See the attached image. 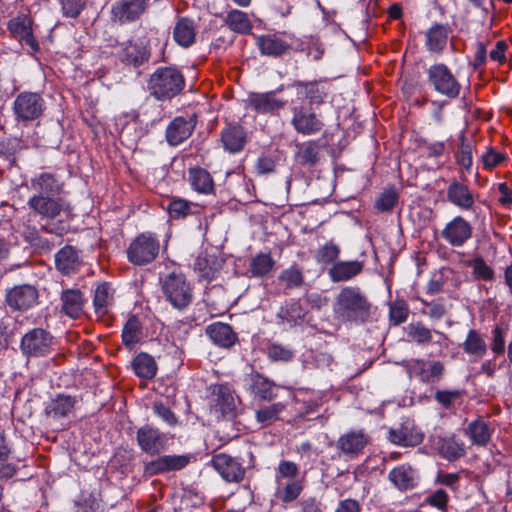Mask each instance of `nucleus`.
Listing matches in <instances>:
<instances>
[{
    "mask_svg": "<svg viewBox=\"0 0 512 512\" xmlns=\"http://www.w3.org/2000/svg\"><path fill=\"white\" fill-rule=\"evenodd\" d=\"M371 310L367 295L357 286L343 287L333 303L334 316L343 323L363 324L370 319Z\"/></svg>",
    "mask_w": 512,
    "mask_h": 512,
    "instance_id": "f257e3e1",
    "label": "nucleus"
},
{
    "mask_svg": "<svg viewBox=\"0 0 512 512\" xmlns=\"http://www.w3.org/2000/svg\"><path fill=\"white\" fill-rule=\"evenodd\" d=\"M185 87V78L176 67H159L149 77L147 90L159 101H167L179 95Z\"/></svg>",
    "mask_w": 512,
    "mask_h": 512,
    "instance_id": "f03ea898",
    "label": "nucleus"
},
{
    "mask_svg": "<svg viewBox=\"0 0 512 512\" xmlns=\"http://www.w3.org/2000/svg\"><path fill=\"white\" fill-rule=\"evenodd\" d=\"M275 482V497L284 503L296 500L303 490L298 465L292 461H280L275 472Z\"/></svg>",
    "mask_w": 512,
    "mask_h": 512,
    "instance_id": "7ed1b4c3",
    "label": "nucleus"
},
{
    "mask_svg": "<svg viewBox=\"0 0 512 512\" xmlns=\"http://www.w3.org/2000/svg\"><path fill=\"white\" fill-rule=\"evenodd\" d=\"M55 337L49 330L35 327L21 338L20 351L24 357L40 358L50 355L54 350Z\"/></svg>",
    "mask_w": 512,
    "mask_h": 512,
    "instance_id": "20e7f679",
    "label": "nucleus"
},
{
    "mask_svg": "<svg viewBox=\"0 0 512 512\" xmlns=\"http://www.w3.org/2000/svg\"><path fill=\"white\" fill-rule=\"evenodd\" d=\"M427 82L435 92L449 99H456L461 92V84L444 63H436L427 69Z\"/></svg>",
    "mask_w": 512,
    "mask_h": 512,
    "instance_id": "39448f33",
    "label": "nucleus"
},
{
    "mask_svg": "<svg viewBox=\"0 0 512 512\" xmlns=\"http://www.w3.org/2000/svg\"><path fill=\"white\" fill-rule=\"evenodd\" d=\"M46 109L43 96L38 92L24 91L19 93L13 102L12 110L18 123L38 120Z\"/></svg>",
    "mask_w": 512,
    "mask_h": 512,
    "instance_id": "423d86ee",
    "label": "nucleus"
},
{
    "mask_svg": "<svg viewBox=\"0 0 512 512\" xmlns=\"http://www.w3.org/2000/svg\"><path fill=\"white\" fill-rule=\"evenodd\" d=\"M160 250L159 240L152 233L139 234L127 248L130 263L138 266L153 262Z\"/></svg>",
    "mask_w": 512,
    "mask_h": 512,
    "instance_id": "0eeeda50",
    "label": "nucleus"
},
{
    "mask_svg": "<svg viewBox=\"0 0 512 512\" xmlns=\"http://www.w3.org/2000/svg\"><path fill=\"white\" fill-rule=\"evenodd\" d=\"M27 205L35 215L48 220L56 219L62 213L69 214L72 210L70 203L62 196L33 194Z\"/></svg>",
    "mask_w": 512,
    "mask_h": 512,
    "instance_id": "6e6552de",
    "label": "nucleus"
},
{
    "mask_svg": "<svg viewBox=\"0 0 512 512\" xmlns=\"http://www.w3.org/2000/svg\"><path fill=\"white\" fill-rule=\"evenodd\" d=\"M162 290L166 299L176 309H185L192 302V289L182 274L167 275L163 281Z\"/></svg>",
    "mask_w": 512,
    "mask_h": 512,
    "instance_id": "1a4fd4ad",
    "label": "nucleus"
},
{
    "mask_svg": "<svg viewBox=\"0 0 512 512\" xmlns=\"http://www.w3.org/2000/svg\"><path fill=\"white\" fill-rule=\"evenodd\" d=\"M409 378H416L425 384L438 383L444 375V365L440 361L412 358L402 363Z\"/></svg>",
    "mask_w": 512,
    "mask_h": 512,
    "instance_id": "9d476101",
    "label": "nucleus"
},
{
    "mask_svg": "<svg viewBox=\"0 0 512 512\" xmlns=\"http://www.w3.org/2000/svg\"><path fill=\"white\" fill-rule=\"evenodd\" d=\"M291 125L295 131L304 136L315 135L324 127V123L315 112L305 106H294L291 108Z\"/></svg>",
    "mask_w": 512,
    "mask_h": 512,
    "instance_id": "9b49d317",
    "label": "nucleus"
},
{
    "mask_svg": "<svg viewBox=\"0 0 512 512\" xmlns=\"http://www.w3.org/2000/svg\"><path fill=\"white\" fill-rule=\"evenodd\" d=\"M136 440L140 449L151 456L160 454L168 444L167 435L148 424L137 430Z\"/></svg>",
    "mask_w": 512,
    "mask_h": 512,
    "instance_id": "f8f14e48",
    "label": "nucleus"
},
{
    "mask_svg": "<svg viewBox=\"0 0 512 512\" xmlns=\"http://www.w3.org/2000/svg\"><path fill=\"white\" fill-rule=\"evenodd\" d=\"M473 227L464 217L452 218L440 233L441 238L452 247H462L471 239Z\"/></svg>",
    "mask_w": 512,
    "mask_h": 512,
    "instance_id": "ddd939ff",
    "label": "nucleus"
},
{
    "mask_svg": "<svg viewBox=\"0 0 512 512\" xmlns=\"http://www.w3.org/2000/svg\"><path fill=\"white\" fill-rule=\"evenodd\" d=\"M211 464L226 482L240 483L245 477V468L236 458L228 454L214 455Z\"/></svg>",
    "mask_w": 512,
    "mask_h": 512,
    "instance_id": "4468645a",
    "label": "nucleus"
},
{
    "mask_svg": "<svg viewBox=\"0 0 512 512\" xmlns=\"http://www.w3.org/2000/svg\"><path fill=\"white\" fill-rule=\"evenodd\" d=\"M150 0H116L111 7L114 21L121 24L137 20L148 8Z\"/></svg>",
    "mask_w": 512,
    "mask_h": 512,
    "instance_id": "2eb2a0df",
    "label": "nucleus"
},
{
    "mask_svg": "<svg viewBox=\"0 0 512 512\" xmlns=\"http://www.w3.org/2000/svg\"><path fill=\"white\" fill-rule=\"evenodd\" d=\"M209 404L222 416L233 415L236 410V398L231 387L227 384H215L210 386Z\"/></svg>",
    "mask_w": 512,
    "mask_h": 512,
    "instance_id": "dca6fc26",
    "label": "nucleus"
},
{
    "mask_svg": "<svg viewBox=\"0 0 512 512\" xmlns=\"http://www.w3.org/2000/svg\"><path fill=\"white\" fill-rule=\"evenodd\" d=\"M247 107L258 114H275L281 110L286 102L276 96V91L252 92L248 94Z\"/></svg>",
    "mask_w": 512,
    "mask_h": 512,
    "instance_id": "f3484780",
    "label": "nucleus"
},
{
    "mask_svg": "<svg viewBox=\"0 0 512 512\" xmlns=\"http://www.w3.org/2000/svg\"><path fill=\"white\" fill-rule=\"evenodd\" d=\"M29 187L34 191V194L60 196L64 188V182L59 175L42 171L31 177Z\"/></svg>",
    "mask_w": 512,
    "mask_h": 512,
    "instance_id": "a211bd4d",
    "label": "nucleus"
},
{
    "mask_svg": "<svg viewBox=\"0 0 512 512\" xmlns=\"http://www.w3.org/2000/svg\"><path fill=\"white\" fill-rule=\"evenodd\" d=\"M32 20L26 15L12 18L8 22V30L12 36L29 46L31 53L39 51V43L33 35Z\"/></svg>",
    "mask_w": 512,
    "mask_h": 512,
    "instance_id": "6ab92c4d",
    "label": "nucleus"
},
{
    "mask_svg": "<svg viewBox=\"0 0 512 512\" xmlns=\"http://www.w3.org/2000/svg\"><path fill=\"white\" fill-rule=\"evenodd\" d=\"M38 299V292L31 285H19L6 294V303L12 310L25 311L33 307Z\"/></svg>",
    "mask_w": 512,
    "mask_h": 512,
    "instance_id": "aec40b11",
    "label": "nucleus"
},
{
    "mask_svg": "<svg viewBox=\"0 0 512 512\" xmlns=\"http://www.w3.org/2000/svg\"><path fill=\"white\" fill-rule=\"evenodd\" d=\"M189 462L190 457L187 455H164L146 463L144 471L150 476L179 471L185 468Z\"/></svg>",
    "mask_w": 512,
    "mask_h": 512,
    "instance_id": "412c9836",
    "label": "nucleus"
},
{
    "mask_svg": "<svg viewBox=\"0 0 512 512\" xmlns=\"http://www.w3.org/2000/svg\"><path fill=\"white\" fill-rule=\"evenodd\" d=\"M291 87L296 89L299 98L307 99L310 105L322 104L327 96L326 86L321 81L295 80Z\"/></svg>",
    "mask_w": 512,
    "mask_h": 512,
    "instance_id": "4be33fe9",
    "label": "nucleus"
},
{
    "mask_svg": "<svg viewBox=\"0 0 512 512\" xmlns=\"http://www.w3.org/2000/svg\"><path fill=\"white\" fill-rule=\"evenodd\" d=\"M447 200L461 210L470 211L474 208L475 199L469 186L453 180L447 188Z\"/></svg>",
    "mask_w": 512,
    "mask_h": 512,
    "instance_id": "5701e85b",
    "label": "nucleus"
},
{
    "mask_svg": "<svg viewBox=\"0 0 512 512\" xmlns=\"http://www.w3.org/2000/svg\"><path fill=\"white\" fill-rule=\"evenodd\" d=\"M388 478L393 485L401 491L411 490L415 488L419 482L417 470L407 464H402L392 469L389 472Z\"/></svg>",
    "mask_w": 512,
    "mask_h": 512,
    "instance_id": "b1692460",
    "label": "nucleus"
},
{
    "mask_svg": "<svg viewBox=\"0 0 512 512\" xmlns=\"http://www.w3.org/2000/svg\"><path fill=\"white\" fill-rule=\"evenodd\" d=\"M195 128V123L183 117L174 118L166 128V140L171 146H177L188 139Z\"/></svg>",
    "mask_w": 512,
    "mask_h": 512,
    "instance_id": "393cba45",
    "label": "nucleus"
},
{
    "mask_svg": "<svg viewBox=\"0 0 512 512\" xmlns=\"http://www.w3.org/2000/svg\"><path fill=\"white\" fill-rule=\"evenodd\" d=\"M368 443V437L362 431H349L337 441V448L349 458L360 454Z\"/></svg>",
    "mask_w": 512,
    "mask_h": 512,
    "instance_id": "a878e982",
    "label": "nucleus"
},
{
    "mask_svg": "<svg viewBox=\"0 0 512 512\" xmlns=\"http://www.w3.org/2000/svg\"><path fill=\"white\" fill-rule=\"evenodd\" d=\"M221 142L227 152L238 153L243 150L247 142L246 131L240 125H229L221 132Z\"/></svg>",
    "mask_w": 512,
    "mask_h": 512,
    "instance_id": "bb28decb",
    "label": "nucleus"
},
{
    "mask_svg": "<svg viewBox=\"0 0 512 512\" xmlns=\"http://www.w3.org/2000/svg\"><path fill=\"white\" fill-rule=\"evenodd\" d=\"M406 330L409 340L421 346L432 343L434 335L437 337L435 343L438 344H441L442 341L447 339V336L444 333L431 330L421 322L410 323Z\"/></svg>",
    "mask_w": 512,
    "mask_h": 512,
    "instance_id": "cd10ccee",
    "label": "nucleus"
},
{
    "mask_svg": "<svg viewBox=\"0 0 512 512\" xmlns=\"http://www.w3.org/2000/svg\"><path fill=\"white\" fill-rule=\"evenodd\" d=\"M260 53L265 56L278 57L291 49V45L276 34H267L256 38Z\"/></svg>",
    "mask_w": 512,
    "mask_h": 512,
    "instance_id": "c85d7f7f",
    "label": "nucleus"
},
{
    "mask_svg": "<svg viewBox=\"0 0 512 512\" xmlns=\"http://www.w3.org/2000/svg\"><path fill=\"white\" fill-rule=\"evenodd\" d=\"M55 264L57 270L64 275L76 273L81 266L78 251L69 245L61 248L55 255Z\"/></svg>",
    "mask_w": 512,
    "mask_h": 512,
    "instance_id": "c756f323",
    "label": "nucleus"
},
{
    "mask_svg": "<svg viewBox=\"0 0 512 512\" xmlns=\"http://www.w3.org/2000/svg\"><path fill=\"white\" fill-rule=\"evenodd\" d=\"M363 270V263L358 260L338 261L328 270L332 282H345L359 275Z\"/></svg>",
    "mask_w": 512,
    "mask_h": 512,
    "instance_id": "7c9ffc66",
    "label": "nucleus"
},
{
    "mask_svg": "<svg viewBox=\"0 0 512 512\" xmlns=\"http://www.w3.org/2000/svg\"><path fill=\"white\" fill-rule=\"evenodd\" d=\"M280 387L275 385L260 374L250 376V391L255 396L265 401H273L278 397Z\"/></svg>",
    "mask_w": 512,
    "mask_h": 512,
    "instance_id": "2f4dec72",
    "label": "nucleus"
},
{
    "mask_svg": "<svg viewBox=\"0 0 512 512\" xmlns=\"http://www.w3.org/2000/svg\"><path fill=\"white\" fill-rule=\"evenodd\" d=\"M114 305V289L112 286L103 282L99 284L94 292L93 306L98 317L108 314L110 308Z\"/></svg>",
    "mask_w": 512,
    "mask_h": 512,
    "instance_id": "473e14b6",
    "label": "nucleus"
},
{
    "mask_svg": "<svg viewBox=\"0 0 512 512\" xmlns=\"http://www.w3.org/2000/svg\"><path fill=\"white\" fill-rule=\"evenodd\" d=\"M206 334L216 345L229 348L236 341V334L229 324L216 322L206 328Z\"/></svg>",
    "mask_w": 512,
    "mask_h": 512,
    "instance_id": "72a5a7b5",
    "label": "nucleus"
},
{
    "mask_svg": "<svg viewBox=\"0 0 512 512\" xmlns=\"http://www.w3.org/2000/svg\"><path fill=\"white\" fill-rule=\"evenodd\" d=\"M188 180L193 188L201 194H211L214 192V181L211 174L204 168L193 167L188 171Z\"/></svg>",
    "mask_w": 512,
    "mask_h": 512,
    "instance_id": "f704fd0d",
    "label": "nucleus"
},
{
    "mask_svg": "<svg viewBox=\"0 0 512 512\" xmlns=\"http://www.w3.org/2000/svg\"><path fill=\"white\" fill-rule=\"evenodd\" d=\"M449 28L447 25L435 24L426 32V47L428 51L440 54L447 45Z\"/></svg>",
    "mask_w": 512,
    "mask_h": 512,
    "instance_id": "c9c22d12",
    "label": "nucleus"
},
{
    "mask_svg": "<svg viewBox=\"0 0 512 512\" xmlns=\"http://www.w3.org/2000/svg\"><path fill=\"white\" fill-rule=\"evenodd\" d=\"M465 435L470 438L472 444L485 446L491 439L492 429L484 420L476 419L468 424Z\"/></svg>",
    "mask_w": 512,
    "mask_h": 512,
    "instance_id": "e433bc0d",
    "label": "nucleus"
},
{
    "mask_svg": "<svg viewBox=\"0 0 512 512\" xmlns=\"http://www.w3.org/2000/svg\"><path fill=\"white\" fill-rule=\"evenodd\" d=\"M149 56L150 54L146 47L139 44L128 43L122 49L119 58L126 65L139 67L148 61Z\"/></svg>",
    "mask_w": 512,
    "mask_h": 512,
    "instance_id": "4c0bfd02",
    "label": "nucleus"
},
{
    "mask_svg": "<svg viewBox=\"0 0 512 512\" xmlns=\"http://www.w3.org/2000/svg\"><path fill=\"white\" fill-rule=\"evenodd\" d=\"M62 311L71 318H78L83 309V296L77 289H67L62 292Z\"/></svg>",
    "mask_w": 512,
    "mask_h": 512,
    "instance_id": "58836bf2",
    "label": "nucleus"
},
{
    "mask_svg": "<svg viewBox=\"0 0 512 512\" xmlns=\"http://www.w3.org/2000/svg\"><path fill=\"white\" fill-rule=\"evenodd\" d=\"M438 452L448 461H456L465 455V445L454 436L440 438L437 443Z\"/></svg>",
    "mask_w": 512,
    "mask_h": 512,
    "instance_id": "ea45409f",
    "label": "nucleus"
},
{
    "mask_svg": "<svg viewBox=\"0 0 512 512\" xmlns=\"http://www.w3.org/2000/svg\"><path fill=\"white\" fill-rule=\"evenodd\" d=\"M143 335L142 324L135 316H131L122 329V342L126 348L132 350Z\"/></svg>",
    "mask_w": 512,
    "mask_h": 512,
    "instance_id": "a19ab883",
    "label": "nucleus"
},
{
    "mask_svg": "<svg viewBox=\"0 0 512 512\" xmlns=\"http://www.w3.org/2000/svg\"><path fill=\"white\" fill-rule=\"evenodd\" d=\"M135 374L143 379H152L157 372V364L154 358L148 353L141 352L132 363Z\"/></svg>",
    "mask_w": 512,
    "mask_h": 512,
    "instance_id": "79ce46f5",
    "label": "nucleus"
},
{
    "mask_svg": "<svg viewBox=\"0 0 512 512\" xmlns=\"http://www.w3.org/2000/svg\"><path fill=\"white\" fill-rule=\"evenodd\" d=\"M195 26L192 20L181 18L174 27L173 37L175 41L183 46L189 47L195 40Z\"/></svg>",
    "mask_w": 512,
    "mask_h": 512,
    "instance_id": "37998d69",
    "label": "nucleus"
},
{
    "mask_svg": "<svg viewBox=\"0 0 512 512\" xmlns=\"http://www.w3.org/2000/svg\"><path fill=\"white\" fill-rule=\"evenodd\" d=\"M462 349L468 355L481 358L487 352V345L480 333L471 329L468 331L467 337L462 343Z\"/></svg>",
    "mask_w": 512,
    "mask_h": 512,
    "instance_id": "c03bdc74",
    "label": "nucleus"
},
{
    "mask_svg": "<svg viewBox=\"0 0 512 512\" xmlns=\"http://www.w3.org/2000/svg\"><path fill=\"white\" fill-rule=\"evenodd\" d=\"M75 403V398L67 395H59L49 404L46 412L55 419L63 418L74 409Z\"/></svg>",
    "mask_w": 512,
    "mask_h": 512,
    "instance_id": "a18cd8bd",
    "label": "nucleus"
},
{
    "mask_svg": "<svg viewBox=\"0 0 512 512\" xmlns=\"http://www.w3.org/2000/svg\"><path fill=\"white\" fill-rule=\"evenodd\" d=\"M225 23L234 32L239 34H248L252 29V24L247 14L240 10H231L225 17Z\"/></svg>",
    "mask_w": 512,
    "mask_h": 512,
    "instance_id": "49530a36",
    "label": "nucleus"
},
{
    "mask_svg": "<svg viewBox=\"0 0 512 512\" xmlns=\"http://www.w3.org/2000/svg\"><path fill=\"white\" fill-rule=\"evenodd\" d=\"M274 264L269 253H259L251 259L249 271L253 277H263L273 270Z\"/></svg>",
    "mask_w": 512,
    "mask_h": 512,
    "instance_id": "de8ad7c7",
    "label": "nucleus"
},
{
    "mask_svg": "<svg viewBox=\"0 0 512 512\" xmlns=\"http://www.w3.org/2000/svg\"><path fill=\"white\" fill-rule=\"evenodd\" d=\"M389 440L397 445L404 447H413L423 441V435L420 433H411L406 428L391 429L389 432Z\"/></svg>",
    "mask_w": 512,
    "mask_h": 512,
    "instance_id": "09e8293b",
    "label": "nucleus"
},
{
    "mask_svg": "<svg viewBox=\"0 0 512 512\" xmlns=\"http://www.w3.org/2000/svg\"><path fill=\"white\" fill-rule=\"evenodd\" d=\"M305 310L298 301H291L281 307L277 317L290 325H296L303 321Z\"/></svg>",
    "mask_w": 512,
    "mask_h": 512,
    "instance_id": "8fccbe9b",
    "label": "nucleus"
},
{
    "mask_svg": "<svg viewBox=\"0 0 512 512\" xmlns=\"http://www.w3.org/2000/svg\"><path fill=\"white\" fill-rule=\"evenodd\" d=\"M197 205L181 198H173L167 206V212L171 219L180 220L193 214V208Z\"/></svg>",
    "mask_w": 512,
    "mask_h": 512,
    "instance_id": "3c124183",
    "label": "nucleus"
},
{
    "mask_svg": "<svg viewBox=\"0 0 512 512\" xmlns=\"http://www.w3.org/2000/svg\"><path fill=\"white\" fill-rule=\"evenodd\" d=\"M286 408L283 402H276L269 406H264L255 412L256 420L262 425H270L279 419L280 413Z\"/></svg>",
    "mask_w": 512,
    "mask_h": 512,
    "instance_id": "603ef678",
    "label": "nucleus"
},
{
    "mask_svg": "<svg viewBox=\"0 0 512 512\" xmlns=\"http://www.w3.org/2000/svg\"><path fill=\"white\" fill-rule=\"evenodd\" d=\"M297 158L302 165L313 166L318 162L319 149L314 141L298 144Z\"/></svg>",
    "mask_w": 512,
    "mask_h": 512,
    "instance_id": "864d4df0",
    "label": "nucleus"
},
{
    "mask_svg": "<svg viewBox=\"0 0 512 512\" xmlns=\"http://www.w3.org/2000/svg\"><path fill=\"white\" fill-rule=\"evenodd\" d=\"M468 266L472 268V274L475 279L482 281H492L494 279V270L481 256H476L470 260Z\"/></svg>",
    "mask_w": 512,
    "mask_h": 512,
    "instance_id": "5fc2aeb1",
    "label": "nucleus"
},
{
    "mask_svg": "<svg viewBox=\"0 0 512 512\" xmlns=\"http://www.w3.org/2000/svg\"><path fill=\"white\" fill-rule=\"evenodd\" d=\"M340 255V248L333 241H329L320 246L315 254V260L319 264H330L338 259Z\"/></svg>",
    "mask_w": 512,
    "mask_h": 512,
    "instance_id": "6e6d98bb",
    "label": "nucleus"
},
{
    "mask_svg": "<svg viewBox=\"0 0 512 512\" xmlns=\"http://www.w3.org/2000/svg\"><path fill=\"white\" fill-rule=\"evenodd\" d=\"M508 328L496 325L491 331V350L495 355H502L505 351Z\"/></svg>",
    "mask_w": 512,
    "mask_h": 512,
    "instance_id": "4d7b16f0",
    "label": "nucleus"
},
{
    "mask_svg": "<svg viewBox=\"0 0 512 512\" xmlns=\"http://www.w3.org/2000/svg\"><path fill=\"white\" fill-rule=\"evenodd\" d=\"M279 281L284 285L285 289H294L303 284V275L297 267H290L281 272Z\"/></svg>",
    "mask_w": 512,
    "mask_h": 512,
    "instance_id": "13d9d810",
    "label": "nucleus"
},
{
    "mask_svg": "<svg viewBox=\"0 0 512 512\" xmlns=\"http://www.w3.org/2000/svg\"><path fill=\"white\" fill-rule=\"evenodd\" d=\"M409 315L408 304L404 300H395L390 304L389 319L394 325L404 323Z\"/></svg>",
    "mask_w": 512,
    "mask_h": 512,
    "instance_id": "bf43d9fd",
    "label": "nucleus"
},
{
    "mask_svg": "<svg viewBox=\"0 0 512 512\" xmlns=\"http://www.w3.org/2000/svg\"><path fill=\"white\" fill-rule=\"evenodd\" d=\"M267 355L272 361L288 362L293 359L294 352L280 344H271L267 348Z\"/></svg>",
    "mask_w": 512,
    "mask_h": 512,
    "instance_id": "052dcab7",
    "label": "nucleus"
},
{
    "mask_svg": "<svg viewBox=\"0 0 512 512\" xmlns=\"http://www.w3.org/2000/svg\"><path fill=\"white\" fill-rule=\"evenodd\" d=\"M398 201V195L394 190H386L375 201V208L381 212L390 211Z\"/></svg>",
    "mask_w": 512,
    "mask_h": 512,
    "instance_id": "680f3d73",
    "label": "nucleus"
},
{
    "mask_svg": "<svg viewBox=\"0 0 512 512\" xmlns=\"http://www.w3.org/2000/svg\"><path fill=\"white\" fill-rule=\"evenodd\" d=\"M86 0H61L64 16L76 18L84 9Z\"/></svg>",
    "mask_w": 512,
    "mask_h": 512,
    "instance_id": "e2e57ef3",
    "label": "nucleus"
},
{
    "mask_svg": "<svg viewBox=\"0 0 512 512\" xmlns=\"http://www.w3.org/2000/svg\"><path fill=\"white\" fill-rule=\"evenodd\" d=\"M460 397L461 393L458 390H437L434 395L435 400L446 409H449Z\"/></svg>",
    "mask_w": 512,
    "mask_h": 512,
    "instance_id": "0e129e2a",
    "label": "nucleus"
},
{
    "mask_svg": "<svg viewBox=\"0 0 512 512\" xmlns=\"http://www.w3.org/2000/svg\"><path fill=\"white\" fill-rule=\"evenodd\" d=\"M153 411L169 426H175L178 422V419H177L176 415L174 414V412H172L169 407H167L166 405H164L161 402L154 403Z\"/></svg>",
    "mask_w": 512,
    "mask_h": 512,
    "instance_id": "69168bd1",
    "label": "nucleus"
},
{
    "mask_svg": "<svg viewBox=\"0 0 512 512\" xmlns=\"http://www.w3.org/2000/svg\"><path fill=\"white\" fill-rule=\"evenodd\" d=\"M505 160L503 153L489 149L483 156L482 162L485 169L492 170Z\"/></svg>",
    "mask_w": 512,
    "mask_h": 512,
    "instance_id": "338daca9",
    "label": "nucleus"
},
{
    "mask_svg": "<svg viewBox=\"0 0 512 512\" xmlns=\"http://www.w3.org/2000/svg\"><path fill=\"white\" fill-rule=\"evenodd\" d=\"M427 503L439 510H445L448 503V494L443 489H438L427 497Z\"/></svg>",
    "mask_w": 512,
    "mask_h": 512,
    "instance_id": "774afa93",
    "label": "nucleus"
}]
</instances>
